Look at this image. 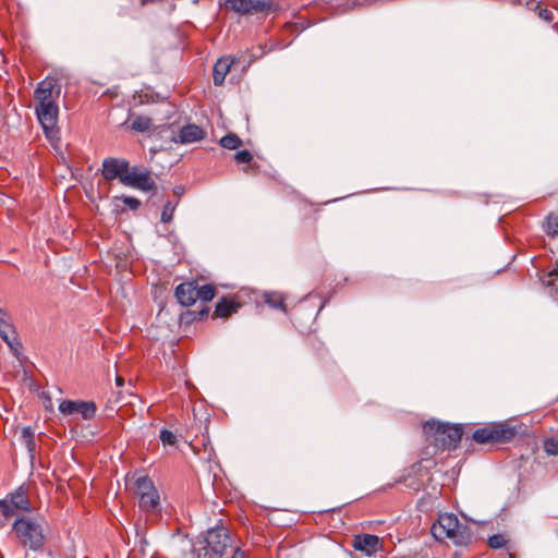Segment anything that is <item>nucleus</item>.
<instances>
[{
  "instance_id": "nucleus-19",
  "label": "nucleus",
  "mask_w": 558,
  "mask_h": 558,
  "mask_svg": "<svg viewBox=\"0 0 558 558\" xmlns=\"http://www.w3.org/2000/svg\"><path fill=\"white\" fill-rule=\"evenodd\" d=\"M156 489L154 482L146 475H142L136 477L134 482V493L140 498L141 496H145L151 490Z\"/></svg>"
},
{
  "instance_id": "nucleus-22",
  "label": "nucleus",
  "mask_w": 558,
  "mask_h": 558,
  "mask_svg": "<svg viewBox=\"0 0 558 558\" xmlns=\"http://www.w3.org/2000/svg\"><path fill=\"white\" fill-rule=\"evenodd\" d=\"M21 440L29 453L36 450L35 433L32 427L26 426L21 430Z\"/></svg>"
},
{
  "instance_id": "nucleus-13",
  "label": "nucleus",
  "mask_w": 558,
  "mask_h": 558,
  "mask_svg": "<svg viewBox=\"0 0 558 558\" xmlns=\"http://www.w3.org/2000/svg\"><path fill=\"white\" fill-rule=\"evenodd\" d=\"M174 296L184 307L194 305L197 300V281L191 280L181 282L174 289Z\"/></svg>"
},
{
  "instance_id": "nucleus-35",
  "label": "nucleus",
  "mask_w": 558,
  "mask_h": 558,
  "mask_svg": "<svg viewBox=\"0 0 558 558\" xmlns=\"http://www.w3.org/2000/svg\"><path fill=\"white\" fill-rule=\"evenodd\" d=\"M229 558H248V555L245 550L236 546L234 549H232L231 556Z\"/></svg>"
},
{
  "instance_id": "nucleus-34",
  "label": "nucleus",
  "mask_w": 558,
  "mask_h": 558,
  "mask_svg": "<svg viewBox=\"0 0 558 558\" xmlns=\"http://www.w3.org/2000/svg\"><path fill=\"white\" fill-rule=\"evenodd\" d=\"M538 15L541 19H543L546 22H553L554 21V14L551 11L547 9H539Z\"/></svg>"
},
{
  "instance_id": "nucleus-1",
  "label": "nucleus",
  "mask_w": 558,
  "mask_h": 558,
  "mask_svg": "<svg viewBox=\"0 0 558 558\" xmlns=\"http://www.w3.org/2000/svg\"><path fill=\"white\" fill-rule=\"evenodd\" d=\"M101 174L105 180L116 179L125 186L143 192L156 191L157 184L149 170L140 167H130L125 159L108 157L102 160Z\"/></svg>"
},
{
  "instance_id": "nucleus-24",
  "label": "nucleus",
  "mask_w": 558,
  "mask_h": 558,
  "mask_svg": "<svg viewBox=\"0 0 558 558\" xmlns=\"http://www.w3.org/2000/svg\"><path fill=\"white\" fill-rule=\"evenodd\" d=\"M219 144L223 148L234 150L240 148L243 145V142L236 134L230 133L222 136L219 141Z\"/></svg>"
},
{
  "instance_id": "nucleus-26",
  "label": "nucleus",
  "mask_w": 558,
  "mask_h": 558,
  "mask_svg": "<svg viewBox=\"0 0 558 558\" xmlns=\"http://www.w3.org/2000/svg\"><path fill=\"white\" fill-rule=\"evenodd\" d=\"M17 511V508L13 506L8 497L0 500V513L5 521H9L11 518H13Z\"/></svg>"
},
{
  "instance_id": "nucleus-28",
  "label": "nucleus",
  "mask_w": 558,
  "mask_h": 558,
  "mask_svg": "<svg viewBox=\"0 0 558 558\" xmlns=\"http://www.w3.org/2000/svg\"><path fill=\"white\" fill-rule=\"evenodd\" d=\"M159 438L163 446H172V447L177 446V442H178L177 435L169 429H166V428L161 429Z\"/></svg>"
},
{
  "instance_id": "nucleus-38",
  "label": "nucleus",
  "mask_w": 558,
  "mask_h": 558,
  "mask_svg": "<svg viewBox=\"0 0 558 558\" xmlns=\"http://www.w3.org/2000/svg\"><path fill=\"white\" fill-rule=\"evenodd\" d=\"M550 276H555V277H558V264L557 266L554 268V270L550 271L549 274Z\"/></svg>"
},
{
  "instance_id": "nucleus-3",
  "label": "nucleus",
  "mask_w": 558,
  "mask_h": 558,
  "mask_svg": "<svg viewBox=\"0 0 558 558\" xmlns=\"http://www.w3.org/2000/svg\"><path fill=\"white\" fill-rule=\"evenodd\" d=\"M426 439L439 449H456L460 442L463 429L459 424L451 425L430 420L423 425Z\"/></svg>"
},
{
  "instance_id": "nucleus-20",
  "label": "nucleus",
  "mask_w": 558,
  "mask_h": 558,
  "mask_svg": "<svg viewBox=\"0 0 558 558\" xmlns=\"http://www.w3.org/2000/svg\"><path fill=\"white\" fill-rule=\"evenodd\" d=\"M264 301L266 304H268L272 308L281 310L284 313L287 312L286 303H284L286 299L279 292L265 293Z\"/></svg>"
},
{
  "instance_id": "nucleus-6",
  "label": "nucleus",
  "mask_w": 558,
  "mask_h": 558,
  "mask_svg": "<svg viewBox=\"0 0 558 558\" xmlns=\"http://www.w3.org/2000/svg\"><path fill=\"white\" fill-rule=\"evenodd\" d=\"M205 556L208 558H223L230 550L234 549L232 538L228 529L216 526L209 529L205 536Z\"/></svg>"
},
{
  "instance_id": "nucleus-32",
  "label": "nucleus",
  "mask_w": 558,
  "mask_h": 558,
  "mask_svg": "<svg viewBox=\"0 0 558 558\" xmlns=\"http://www.w3.org/2000/svg\"><path fill=\"white\" fill-rule=\"evenodd\" d=\"M117 199H121L131 210H137L141 207V201L132 196H117Z\"/></svg>"
},
{
  "instance_id": "nucleus-23",
  "label": "nucleus",
  "mask_w": 558,
  "mask_h": 558,
  "mask_svg": "<svg viewBox=\"0 0 558 558\" xmlns=\"http://www.w3.org/2000/svg\"><path fill=\"white\" fill-rule=\"evenodd\" d=\"M217 294V288L211 284H204L198 286L197 284V300H201L202 302H209L211 301Z\"/></svg>"
},
{
  "instance_id": "nucleus-16",
  "label": "nucleus",
  "mask_w": 558,
  "mask_h": 558,
  "mask_svg": "<svg viewBox=\"0 0 558 558\" xmlns=\"http://www.w3.org/2000/svg\"><path fill=\"white\" fill-rule=\"evenodd\" d=\"M240 307L241 304L233 298L222 296L216 304L213 317L228 318L236 313Z\"/></svg>"
},
{
  "instance_id": "nucleus-10",
  "label": "nucleus",
  "mask_w": 558,
  "mask_h": 558,
  "mask_svg": "<svg viewBox=\"0 0 558 558\" xmlns=\"http://www.w3.org/2000/svg\"><path fill=\"white\" fill-rule=\"evenodd\" d=\"M35 111L47 137L52 138L57 133L59 107L57 105H36Z\"/></svg>"
},
{
  "instance_id": "nucleus-5",
  "label": "nucleus",
  "mask_w": 558,
  "mask_h": 558,
  "mask_svg": "<svg viewBox=\"0 0 558 558\" xmlns=\"http://www.w3.org/2000/svg\"><path fill=\"white\" fill-rule=\"evenodd\" d=\"M515 435L517 429L509 423L496 422L474 430L472 439L480 445H498L510 441Z\"/></svg>"
},
{
  "instance_id": "nucleus-21",
  "label": "nucleus",
  "mask_w": 558,
  "mask_h": 558,
  "mask_svg": "<svg viewBox=\"0 0 558 558\" xmlns=\"http://www.w3.org/2000/svg\"><path fill=\"white\" fill-rule=\"evenodd\" d=\"M208 314H209V307L204 306L199 311L187 310L186 312L181 314L180 318H181V322H183L185 324H192L196 320H202V319L206 318L208 316Z\"/></svg>"
},
{
  "instance_id": "nucleus-30",
  "label": "nucleus",
  "mask_w": 558,
  "mask_h": 558,
  "mask_svg": "<svg viewBox=\"0 0 558 558\" xmlns=\"http://www.w3.org/2000/svg\"><path fill=\"white\" fill-rule=\"evenodd\" d=\"M507 539L502 534H495L488 538V546L493 549H499L506 546Z\"/></svg>"
},
{
  "instance_id": "nucleus-2",
  "label": "nucleus",
  "mask_w": 558,
  "mask_h": 558,
  "mask_svg": "<svg viewBox=\"0 0 558 558\" xmlns=\"http://www.w3.org/2000/svg\"><path fill=\"white\" fill-rule=\"evenodd\" d=\"M430 532L438 541L450 539L457 546H468L474 539L473 531L466 524H461L453 513L439 514Z\"/></svg>"
},
{
  "instance_id": "nucleus-25",
  "label": "nucleus",
  "mask_w": 558,
  "mask_h": 558,
  "mask_svg": "<svg viewBox=\"0 0 558 558\" xmlns=\"http://www.w3.org/2000/svg\"><path fill=\"white\" fill-rule=\"evenodd\" d=\"M151 125V119L145 116H136L131 122V129L142 133L148 131Z\"/></svg>"
},
{
  "instance_id": "nucleus-36",
  "label": "nucleus",
  "mask_w": 558,
  "mask_h": 558,
  "mask_svg": "<svg viewBox=\"0 0 558 558\" xmlns=\"http://www.w3.org/2000/svg\"><path fill=\"white\" fill-rule=\"evenodd\" d=\"M317 214H318V209L313 208L308 211V214L305 215V218L311 219L313 221V223L316 225L317 219H318Z\"/></svg>"
},
{
  "instance_id": "nucleus-27",
  "label": "nucleus",
  "mask_w": 558,
  "mask_h": 558,
  "mask_svg": "<svg viewBox=\"0 0 558 558\" xmlns=\"http://www.w3.org/2000/svg\"><path fill=\"white\" fill-rule=\"evenodd\" d=\"M545 231L548 235H557L558 234V216L555 214H550L546 218L545 222Z\"/></svg>"
},
{
  "instance_id": "nucleus-4",
  "label": "nucleus",
  "mask_w": 558,
  "mask_h": 558,
  "mask_svg": "<svg viewBox=\"0 0 558 558\" xmlns=\"http://www.w3.org/2000/svg\"><path fill=\"white\" fill-rule=\"evenodd\" d=\"M44 522V519L23 515L14 521L12 531L23 547L39 550L46 541Z\"/></svg>"
},
{
  "instance_id": "nucleus-37",
  "label": "nucleus",
  "mask_w": 558,
  "mask_h": 558,
  "mask_svg": "<svg viewBox=\"0 0 558 558\" xmlns=\"http://www.w3.org/2000/svg\"><path fill=\"white\" fill-rule=\"evenodd\" d=\"M116 384L118 387H122L124 385V378L120 375H117L116 377Z\"/></svg>"
},
{
  "instance_id": "nucleus-7",
  "label": "nucleus",
  "mask_w": 558,
  "mask_h": 558,
  "mask_svg": "<svg viewBox=\"0 0 558 558\" xmlns=\"http://www.w3.org/2000/svg\"><path fill=\"white\" fill-rule=\"evenodd\" d=\"M225 7L240 15H267L279 8L272 0H225Z\"/></svg>"
},
{
  "instance_id": "nucleus-29",
  "label": "nucleus",
  "mask_w": 558,
  "mask_h": 558,
  "mask_svg": "<svg viewBox=\"0 0 558 558\" xmlns=\"http://www.w3.org/2000/svg\"><path fill=\"white\" fill-rule=\"evenodd\" d=\"M174 210H175V204H173L171 202H167L162 208L161 221L163 223H169L173 218Z\"/></svg>"
},
{
  "instance_id": "nucleus-11",
  "label": "nucleus",
  "mask_w": 558,
  "mask_h": 558,
  "mask_svg": "<svg viewBox=\"0 0 558 558\" xmlns=\"http://www.w3.org/2000/svg\"><path fill=\"white\" fill-rule=\"evenodd\" d=\"M59 411L64 415L80 414L84 420L95 416L97 407L94 401L63 400L59 404Z\"/></svg>"
},
{
  "instance_id": "nucleus-18",
  "label": "nucleus",
  "mask_w": 558,
  "mask_h": 558,
  "mask_svg": "<svg viewBox=\"0 0 558 558\" xmlns=\"http://www.w3.org/2000/svg\"><path fill=\"white\" fill-rule=\"evenodd\" d=\"M138 506L143 511L147 513L157 511L160 506V499L157 489L151 490L145 496H141L138 498Z\"/></svg>"
},
{
  "instance_id": "nucleus-15",
  "label": "nucleus",
  "mask_w": 558,
  "mask_h": 558,
  "mask_svg": "<svg viewBox=\"0 0 558 558\" xmlns=\"http://www.w3.org/2000/svg\"><path fill=\"white\" fill-rule=\"evenodd\" d=\"M234 58L230 56H225L218 59V61L214 65L213 70V78L214 84L216 86H221L226 80L227 74L230 72L232 65L234 64Z\"/></svg>"
},
{
  "instance_id": "nucleus-14",
  "label": "nucleus",
  "mask_w": 558,
  "mask_h": 558,
  "mask_svg": "<svg viewBox=\"0 0 558 558\" xmlns=\"http://www.w3.org/2000/svg\"><path fill=\"white\" fill-rule=\"evenodd\" d=\"M353 548L372 556L380 548V538L373 534H361L353 538Z\"/></svg>"
},
{
  "instance_id": "nucleus-12",
  "label": "nucleus",
  "mask_w": 558,
  "mask_h": 558,
  "mask_svg": "<svg viewBox=\"0 0 558 558\" xmlns=\"http://www.w3.org/2000/svg\"><path fill=\"white\" fill-rule=\"evenodd\" d=\"M207 135L205 129L194 123H187L180 128L171 137L175 144L187 145L203 141Z\"/></svg>"
},
{
  "instance_id": "nucleus-33",
  "label": "nucleus",
  "mask_w": 558,
  "mask_h": 558,
  "mask_svg": "<svg viewBox=\"0 0 558 558\" xmlns=\"http://www.w3.org/2000/svg\"><path fill=\"white\" fill-rule=\"evenodd\" d=\"M233 159L238 163H250L253 160V155L250 150L244 149V150L238 151L233 156Z\"/></svg>"
},
{
  "instance_id": "nucleus-9",
  "label": "nucleus",
  "mask_w": 558,
  "mask_h": 558,
  "mask_svg": "<svg viewBox=\"0 0 558 558\" xmlns=\"http://www.w3.org/2000/svg\"><path fill=\"white\" fill-rule=\"evenodd\" d=\"M0 337L8 344L11 352L19 357L22 350V343L19 340L11 315L2 308H0Z\"/></svg>"
},
{
  "instance_id": "nucleus-17",
  "label": "nucleus",
  "mask_w": 558,
  "mask_h": 558,
  "mask_svg": "<svg viewBox=\"0 0 558 558\" xmlns=\"http://www.w3.org/2000/svg\"><path fill=\"white\" fill-rule=\"evenodd\" d=\"M7 497L11 500L13 506L17 508L19 511L29 512L32 510L27 490L23 486H20L16 490L10 493Z\"/></svg>"
},
{
  "instance_id": "nucleus-8",
  "label": "nucleus",
  "mask_w": 558,
  "mask_h": 558,
  "mask_svg": "<svg viewBox=\"0 0 558 558\" xmlns=\"http://www.w3.org/2000/svg\"><path fill=\"white\" fill-rule=\"evenodd\" d=\"M61 93V85L59 80L53 76H47L38 83L35 92L34 99L36 105H57Z\"/></svg>"
},
{
  "instance_id": "nucleus-31",
  "label": "nucleus",
  "mask_w": 558,
  "mask_h": 558,
  "mask_svg": "<svg viewBox=\"0 0 558 558\" xmlns=\"http://www.w3.org/2000/svg\"><path fill=\"white\" fill-rule=\"evenodd\" d=\"M544 450L550 456H557L558 454V439L547 438L544 441Z\"/></svg>"
}]
</instances>
